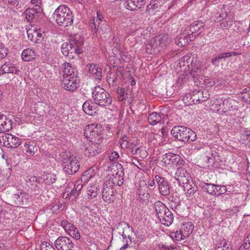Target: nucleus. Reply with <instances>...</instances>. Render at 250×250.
I'll return each instance as SVG.
<instances>
[{
	"label": "nucleus",
	"instance_id": "1",
	"mask_svg": "<svg viewBox=\"0 0 250 250\" xmlns=\"http://www.w3.org/2000/svg\"><path fill=\"white\" fill-rule=\"evenodd\" d=\"M53 16L60 26L67 27L73 23L74 14L71 10L65 5L59 6L55 10Z\"/></svg>",
	"mask_w": 250,
	"mask_h": 250
},
{
	"label": "nucleus",
	"instance_id": "2",
	"mask_svg": "<svg viewBox=\"0 0 250 250\" xmlns=\"http://www.w3.org/2000/svg\"><path fill=\"white\" fill-rule=\"evenodd\" d=\"M63 170L68 174H74L78 171L80 163L77 157L69 151H64L60 155Z\"/></svg>",
	"mask_w": 250,
	"mask_h": 250
},
{
	"label": "nucleus",
	"instance_id": "3",
	"mask_svg": "<svg viewBox=\"0 0 250 250\" xmlns=\"http://www.w3.org/2000/svg\"><path fill=\"white\" fill-rule=\"evenodd\" d=\"M94 104L101 107H108L111 105L112 99L110 94L100 86H96L92 91Z\"/></svg>",
	"mask_w": 250,
	"mask_h": 250
},
{
	"label": "nucleus",
	"instance_id": "4",
	"mask_svg": "<svg viewBox=\"0 0 250 250\" xmlns=\"http://www.w3.org/2000/svg\"><path fill=\"white\" fill-rule=\"evenodd\" d=\"M172 135L180 141L191 142L196 139V134L191 129L181 125L174 126L171 131Z\"/></svg>",
	"mask_w": 250,
	"mask_h": 250
},
{
	"label": "nucleus",
	"instance_id": "5",
	"mask_svg": "<svg viewBox=\"0 0 250 250\" xmlns=\"http://www.w3.org/2000/svg\"><path fill=\"white\" fill-rule=\"evenodd\" d=\"M89 26L94 33L97 34L104 33L107 31V24L104 20V17L99 11L97 12V16L93 17L90 21Z\"/></svg>",
	"mask_w": 250,
	"mask_h": 250
},
{
	"label": "nucleus",
	"instance_id": "6",
	"mask_svg": "<svg viewBox=\"0 0 250 250\" xmlns=\"http://www.w3.org/2000/svg\"><path fill=\"white\" fill-rule=\"evenodd\" d=\"M194 226L191 222H188L183 223L179 230L171 234L172 238H175L176 241L184 240L188 237L192 233Z\"/></svg>",
	"mask_w": 250,
	"mask_h": 250
},
{
	"label": "nucleus",
	"instance_id": "7",
	"mask_svg": "<svg viewBox=\"0 0 250 250\" xmlns=\"http://www.w3.org/2000/svg\"><path fill=\"white\" fill-rule=\"evenodd\" d=\"M186 166L179 167L177 168L175 173V178L177 181L179 186H183L188 184L191 179L190 173Z\"/></svg>",
	"mask_w": 250,
	"mask_h": 250
},
{
	"label": "nucleus",
	"instance_id": "8",
	"mask_svg": "<svg viewBox=\"0 0 250 250\" xmlns=\"http://www.w3.org/2000/svg\"><path fill=\"white\" fill-rule=\"evenodd\" d=\"M54 245L58 250H74V244L68 237L60 236L55 241Z\"/></svg>",
	"mask_w": 250,
	"mask_h": 250
},
{
	"label": "nucleus",
	"instance_id": "9",
	"mask_svg": "<svg viewBox=\"0 0 250 250\" xmlns=\"http://www.w3.org/2000/svg\"><path fill=\"white\" fill-rule=\"evenodd\" d=\"M84 135L87 139L96 141L101 135L100 126L97 123L88 125L84 129Z\"/></svg>",
	"mask_w": 250,
	"mask_h": 250
},
{
	"label": "nucleus",
	"instance_id": "10",
	"mask_svg": "<svg viewBox=\"0 0 250 250\" xmlns=\"http://www.w3.org/2000/svg\"><path fill=\"white\" fill-rule=\"evenodd\" d=\"M158 185L160 193L163 196H167L170 193V186L168 181L159 175L155 177Z\"/></svg>",
	"mask_w": 250,
	"mask_h": 250
},
{
	"label": "nucleus",
	"instance_id": "11",
	"mask_svg": "<svg viewBox=\"0 0 250 250\" xmlns=\"http://www.w3.org/2000/svg\"><path fill=\"white\" fill-rule=\"evenodd\" d=\"M205 24L202 21H193L186 29L191 35L194 36V39L195 37L203 32Z\"/></svg>",
	"mask_w": 250,
	"mask_h": 250
},
{
	"label": "nucleus",
	"instance_id": "12",
	"mask_svg": "<svg viewBox=\"0 0 250 250\" xmlns=\"http://www.w3.org/2000/svg\"><path fill=\"white\" fill-rule=\"evenodd\" d=\"M2 139L4 145L8 147L16 148L21 143V139L11 134L3 136Z\"/></svg>",
	"mask_w": 250,
	"mask_h": 250
},
{
	"label": "nucleus",
	"instance_id": "13",
	"mask_svg": "<svg viewBox=\"0 0 250 250\" xmlns=\"http://www.w3.org/2000/svg\"><path fill=\"white\" fill-rule=\"evenodd\" d=\"M86 67L88 69V72L90 77L98 81L102 79V69L99 64L96 63L87 64Z\"/></svg>",
	"mask_w": 250,
	"mask_h": 250
},
{
	"label": "nucleus",
	"instance_id": "14",
	"mask_svg": "<svg viewBox=\"0 0 250 250\" xmlns=\"http://www.w3.org/2000/svg\"><path fill=\"white\" fill-rule=\"evenodd\" d=\"M181 160V157L172 153H167L162 157V162L165 166L175 165L180 163Z\"/></svg>",
	"mask_w": 250,
	"mask_h": 250
},
{
	"label": "nucleus",
	"instance_id": "15",
	"mask_svg": "<svg viewBox=\"0 0 250 250\" xmlns=\"http://www.w3.org/2000/svg\"><path fill=\"white\" fill-rule=\"evenodd\" d=\"M194 40V36L190 35L187 29H185L181 34L177 36L175 43L179 46L182 47L187 45L189 42Z\"/></svg>",
	"mask_w": 250,
	"mask_h": 250
},
{
	"label": "nucleus",
	"instance_id": "16",
	"mask_svg": "<svg viewBox=\"0 0 250 250\" xmlns=\"http://www.w3.org/2000/svg\"><path fill=\"white\" fill-rule=\"evenodd\" d=\"M12 199L17 205H22L30 199V195L22 190L18 191L12 195Z\"/></svg>",
	"mask_w": 250,
	"mask_h": 250
},
{
	"label": "nucleus",
	"instance_id": "17",
	"mask_svg": "<svg viewBox=\"0 0 250 250\" xmlns=\"http://www.w3.org/2000/svg\"><path fill=\"white\" fill-rule=\"evenodd\" d=\"M209 97V94L208 91L198 90L193 92L191 99L194 104H199L206 101Z\"/></svg>",
	"mask_w": 250,
	"mask_h": 250
},
{
	"label": "nucleus",
	"instance_id": "18",
	"mask_svg": "<svg viewBox=\"0 0 250 250\" xmlns=\"http://www.w3.org/2000/svg\"><path fill=\"white\" fill-rule=\"evenodd\" d=\"M146 4L145 0H126L125 7L130 11H135L144 7Z\"/></svg>",
	"mask_w": 250,
	"mask_h": 250
},
{
	"label": "nucleus",
	"instance_id": "19",
	"mask_svg": "<svg viewBox=\"0 0 250 250\" xmlns=\"http://www.w3.org/2000/svg\"><path fill=\"white\" fill-rule=\"evenodd\" d=\"M20 70L16 67L15 64L10 62H5L0 68V75L6 73H12L19 74Z\"/></svg>",
	"mask_w": 250,
	"mask_h": 250
},
{
	"label": "nucleus",
	"instance_id": "20",
	"mask_svg": "<svg viewBox=\"0 0 250 250\" xmlns=\"http://www.w3.org/2000/svg\"><path fill=\"white\" fill-rule=\"evenodd\" d=\"M68 79L67 77L63 78L62 85L63 88L68 91H73L76 89L78 85L77 78Z\"/></svg>",
	"mask_w": 250,
	"mask_h": 250
},
{
	"label": "nucleus",
	"instance_id": "21",
	"mask_svg": "<svg viewBox=\"0 0 250 250\" xmlns=\"http://www.w3.org/2000/svg\"><path fill=\"white\" fill-rule=\"evenodd\" d=\"M12 128V123L11 120L0 112V130L8 131Z\"/></svg>",
	"mask_w": 250,
	"mask_h": 250
},
{
	"label": "nucleus",
	"instance_id": "22",
	"mask_svg": "<svg viewBox=\"0 0 250 250\" xmlns=\"http://www.w3.org/2000/svg\"><path fill=\"white\" fill-rule=\"evenodd\" d=\"M114 190L113 188H109L107 187H104L102 192V198L104 201L111 203L114 201Z\"/></svg>",
	"mask_w": 250,
	"mask_h": 250
},
{
	"label": "nucleus",
	"instance_id": "23",
	"mask_svg": "<svg viewBox=\"0 0 250 250\" xmlns=\"http://www.w3.org/2000/svg\"><path fill=\"white\" fill-rule=\"evenodd\" d=\"M238 54L236 52H228L218 54L216 57L211 60V63L214 66L218 65L219 62L227 58L230 57L232 56H236Z\"/></svg>",
	"mask_w": 250,
	"mask_h": 250
},
{
	"label": "nucleus",
	"instance_id": "24",
	"mask_svg": "<svg viewBox=\"0 0 250 250\" xmlns=\"http://www.w3.org/2000/svg\"><path fill=\"white\" fill-rule=\"evenodd\" d=\"M202 70L201 64L199 62L191 70L190 69L187 72L190 78H192L195 82L197 79H199L202 77L201 75Z\"/></svg>",
	"mask_w": 250,
	"mask_h": 250
},
{
	"label": "nucleus",
	"instance_id": "25",
	"mask_svg": "<svg viewBox=\"0 0 250 250\" xmlns=\"http://www.w3.org/2000/svg\"><path fill=\"white\" fill-rule=\"evenodd\" d=\"M41 13L42 12H38L35 8L29 7L25 10L23 14L25 15V18L28 21L32 22L36 19L38 14Z\"/></svg>",
	"mask_w": 250,
	"mask_h": 250
},
{
	"label": "nucleus",
	"instance_id": "26",
	"mask_svg": "<svg viewBox=\"0 0 250 250\" xmlns=\"http://www.w3.org/2000/svg\"><path fill=\"white\" fill-rule=\"evenodd\" d=\"M192 62V60L188 55H186L180 59L179 64L180 67L182 68L181 71L182 72L189 70V66L190 64H191Z\"/></svg>",
	"mask_w": 250,
	"mask_h": 250
},
{
	"label": "nucleus",
	"instance_id": "27",
	"mask_svg": "<svg viewBox=\"0 0 250 250\" xmlns=\"http://www.w3.org/2000/svg\"><path fill=\"white\" fill-rule=\"evenodd\" d=\"M63 79L66 77L68 79L77 78L75 77V69L69 63L64 64V68L63 71Z\"/></svg>",
	"mask_w": 250,
	"mask_h": 250
},
{
	"label": "nucleus",
	"instance_id": "28",
	"mask_svg": "<svg viewBox=\"0 0 250 250\" xmlns=\"http://www.w3.org/2000/svg\"><path fill=\"white\" fill-rule=\"evenodd\" d=\"M194 84L198 86H204V85L212 86L213 85H215L216 83L214 79H213L212 81L211 80H210L209 78L207 77H203L202 76L199 79H197L196 80H195Z\"/></svg>",
	"mask_w": 250,
	"mask_h": 250
},
{
	"label": "nucleus",
	"instance_id": "29",
	"mask_svg": "<svg viewBox=\"0 0 250 250\" xmlns=\"http://www.w3.org/2000/svg\"><path fill=\"white\" fill-rule=\"evenodd\" d=\"M83 111L89 115H93L96 113V109L94 104L90 101L85 102L83 105Z\"/></svg>",
	"mask_w": 250,
	"mask_h": 250
},
{
	"label": "nucleus",
	"instance_id": "30",
	"mask_svg": "<svg viewBox=\"0 0 250 250\" xmlns=\"http://www.w3.org/2000/svg\"><path fill=\"white\" fill-rule=\"evenodd\" d=\"M234 102V101L230 98L222 100V106L223 112L226 113L232 109H235L236 108L232 104Z\"/></svg>",
	"mask_w": 250,
	"mask_h": 250
},
{
	"label": "nucleus",
	"instance_id": "31",
	"mask_svg": "<svg viewBox=\"0 0 250 250\" xmlns=\"http://www.w3.org/2000/svg\"><path fill=\"white\" fill-rule=\"evenodd\" d=\"M173 220L174 216L173 213L167 208V209L165 211V218L163 217L161 218V222L162 224L166 226H169L173 223Z\"/></svg>",
	"mask_w": 250,
	"mask_h": 250
},
{
	"label": "nucleus",
	"instance_id": "32",
	"mask_svg": "<svg viewBox=\"0 0 250 250\" xmlns=\"http://www.w3.org/2000/svg\"><path fill=\"white\" fill-rule=\"evenodd\" d=\"M197 190L198 188L195 185L192 186L187 184L186 186L184 187V191L188 200H191L192 198Z\"/></svg>",
	"mask_w": 250,
	"mask_h": 250
},
{
	"label": "nucleus",
	"instance_id": "33",
	"mask_svg": "<svg viewBox=\"0 0 250 250\" xmlns=\"http://www.w3.org/2000/svg\"><path fill=\"white\" fill-rule=\"evenodd\" d=\"M21 57L24 61H32L35 57V51L30 48L24 49L21 53Z\"/></svg>",
	"mask_w": 250,
	"mask_h": 250
},
{
	"label": "nucleus",
	"instance_id": "34",
	"mask_svg": "<svg viewBox=\"0 0 250 250\" xmlns=\"http://www.w3.org/2000/svg\"><path fill=\"white\" fill-rule=\"evenodd\" d=\"M112 180L116 186H121L124 183V173L122 170L117 172L111 176Z\"/></svg>",
	"mask_w": 250,
	"mask_h": 250
},
{
	"label": "nucleus",
	"instance_id": "35",
	"mask_svg": "<svg viewBox=\"0 0 250 250\" xmlns=\"http://www.w3.org/2000/svg\"><path fill=\"white\" fill-rule=\"evenodd\" d=\"M215 250H232L229 242L226 239L220 240L217 243Z\"/></svg>",
	"mask_w": 250,
	"mask_h": 250
},
{
	"label": "nucleus",
	"instance_id": "36",
	"mask_svg": "<svg viewBox=\"0 0 250 250\" xmlns=\"http://www.w3.org/2000/svg\"><path fill=\"white\" fill-rule=\"evenodd\" d=\"M96 145H89L86 147L84 150V154L87 157H93L100 153V150L96 149Z\"/></svg>",
	"mask_w": 250,
	"mask_h": 250
},
{
	"label": "nucleus",
	"instance_id": "37",
	"mask_svg": "<svg viewBox=\"0 0 250 250\" xmlns=\"http://www.w3.org/2000/svg\"><path fill=\"white\" fill-rule=\"evenodd\" d=\"M216 185L203 183L201 184V187L204 191L207 192L209 194L215 195L216 192L215 189Z\"/></svg>",
	"mask_w": 250,
	"mask_h": 250
},
{
	"label": "nucleus",
	"instance_id": "38",
	"mask_svg": "<svg viewBox=\"0 0 250 250\" xmlns=\"http://www.w3.org/2000/svg\"><path fill=\"white\" fill-rule=\"evenodd\" d=\"M157 217L161 215L165 210L167 209V206L160 201H157L154 204Z\"/></svg>",
	"mask_w": 250,
	"mask_h": 250
},
{
	"label": "nucleus",
	"instance_id": "39",
	"mask_svg": "<svg viewBox=\"0 0 250 250\" xmlns=\"http://www.w3.org/2000/svg\"><path fill=\"white\" fill-rule=\"evenodd\" d=\"M147 120L150 125H154L161 121V117L157 112H153L149 115Z\"/></svg>",
	"mask_w": 250,
	"mask_h": 250
},
{
	"label": "nucleus",
	"instance_id": "40",
	"mask_svg": "<svg viewBox=\"0 0 250 250\" xmlns=\"http://www.w3.org/2000/svg\"><path fill=\"white\" fill-rule=\"evenodd\" d=\"M165 3V2L162 0H151L147 6L146 10L149 12L151 9H157Z\"/></svg>",
	"mask_w": 250,
	"mask_h": 250
},
{
	"label": "nucleus",
	"instance_id": "41",
	"mask_svg": "<svg viewBox=\"0 0 250 250\" xmlns=\"http://www.w3.org/2000/svg\"><path fill=\"white\" fill-rule=\"evenodd\" d=\"M70 45L77 46L80 49L83 44V40L80 35H74L69 40Z\"/></svg>",
	"mask_w": 250,
	"mask_h": 250
},
{
	"label": "nucleus",
	"instance_id": "42",
	"mask_svg": "<svg viewBox=\"0 0 250 250\" xmlns=\"http://www.w3.org/2000/svg\"><path fill=\"white\" fill-rule=\"evenodd\" d=\"M131 152L133 155H138L142 158H145L147 156V152L143 147H138L134 149L133 147L131 149Z\"/></svg>",
	"mask_w": 250,
	"mask_h": 250
},
{
	"label": "nucleus",
	"instance_id": "43",
	"mask_svg": "<svg viewBox=\"0 0 250 250\" xmlns=\"http://www.w3.org/2000/svg\"><path fill=\"white\" fill-rule=\"evenodd\" d=\"M121 147L123 149L129 148L130 150L134 147V144L127 141V137L124 135L120 140Z\"/></svg>",
	"mask_w": 250,
	"mask_h": 250
},
{
	"label": "nucleus",
	"instance_id": "44",
	"mask_svg": "<svg viewBox=\"0 0 250 250\" xmlns=\"http://www.w3.org/2000/svg\"><path fill=\"white\" fill-rule=\"evenodd\" d=\"M24 147L25 151L30 156H33L37 150L33 143L30 142H26L24 145Z\"/></svg>",
	"mask_w": 250,
	"mask_h": 250
},
{
	"label": "nucleus",
	"instance_id": "45",
	"mask_svg": "<svg viewBox=\"0 0 250 250\" xmlns=\"http://www.w3.org/2000/svg\"><path fill=\"white\" fill-rule=\"evenodd\" d=\"M189 78H190V77L187 71H183V73H181L179 75V78L175 83L176 86H181Z\"/></svg>",
	"mask_w": 250,
	"mask_h": 250
},
{
	"label": "nucleus",
	"instance_id": "46",
	"mask_svg": "<svg viewBox=\"0 0 250 250\" xmlns=\"http://www.w3.org/2000/svg\"><path fill=\"white\" fill-rule=\"evenodd\" d=\"M222 99L216 98L210 105V109L214 112H218L222 109Z\"/></svg>",
	"mask_w": 250,
	"mask_h": 250
},
{
	"label": "nucleus",
	"instance_id": "47",
	"mask_svg": "<svg viewBox=\"0 0 250 250\" xmlns=\"http://www.w3.org/2000/svg\"><path fill=\"white\" fill-rule=\"evenodd\" d=\"M114 54L115 56H116V61L118 62L116 63L115 66H117L119 64L118 62H120L121 60H122L125 62H127L129 60V58L126 54V53L125 52L119 51L118 53L117 52L116 54L114 53Z\"/></svg>",
	"mask_w": 250,
	"mask_h": 250
},
{
	"label": "nucleus",
	"instance_id": "48",
	"mask_svg": "<svg viewBox=\"0 0 250 250\" xmlns=\"http://www.w3.org/2000/svg\"><path fill=\"white\" fill-rule=\"evenodd\" d=\"M226 16L227 14L224 8L220 7L215 14L214 21L219 22L222 21Z\"/></svg>",
	"mask_w": 250,
	"mask_h": 250
},
{
	"label": "nucleus",
	"instance_id": "49",
	"mask_svg": "<svg viewBox=\"0 0 250 250\" xmlns=\"http://www.w3.org/2000/svg\"><path fill=\"white\" fill-rule=\"evenodd\" d=\"M240 97L243 101L250 104V87L246 88L243 90Z\"/></svg>",
	"mask_w": 250,
	"mask_h": 250
},
{
	"label": "nucleus",
	"instance_id": "50",
	"mask_svg": "<svg viewBox=\"0 0 250 250\" xmlns=\"http://www.w3.org/2000/svg\"><path fill=\"white\" fill-rule=\"evenodd\" d=\"M97 196V188L95 186H90L88 188L87 190V197L89 199H92Z\"/></svg>",
	"mask_w": 250,
	"mask_h": 250
},
{
	"label": "nucleus",
	"instance_id": "51",
	"mask_svg": "<svg viewBox=\"0 0 250 250\" xmlns=\"http://www.w3.org/2000/svg\"><path fill=\"white\" fill-rule=\"evenodd\" d=\"M117 94L118 100L120 102L125 100L126 97V90L124 88L117 87L116 90Z\"/></svg>",
	"mask_w": 250,
	"mask_h": 250
},
{
	"label": "nucleus",
	"instance_id": "52",
	"mask_svg": "<svg viewBox=\"0 0 250 250\" xmlns=\"http://www.w3.org/2000/svg\"><path fill=\"white\" fill-rule=\"evenodd\" d=\"M43 176L44 181L47 185H50L51 184L55 183L56 180L55 175H54L53 174L48 173L45 175H44Z\"/></svg>",
	"mask_w": 250,
	"mask_h": 250
},
{
	"label": "nucleus",
	"instance_id": "53",
	"mask_svg": "<svg viewBox=\"0 0 250 250\" xmlns=\"http://www.w3.org/2000/svg\"><path fill=\"white\" fill-rule=\"evenodd\" d=\"M27 36L29 40L36 42L38 40V31L35 30L29 29L27 31Z\"/></svg>",
	"mask_w": 250,
	"mask_h": 250
},
{
	"label": "nucleus",
	"instance_id": "54",
	"mask_svg": "<svg viewBox=\"0 0 250 250\" xmlns=\"http://www.w3.org/2000/svg\"><path fill=\"white\" fill-rule=\"evenodd\" d=\"M69 57L70 58H73L75 57V55L79 54L80 53V49L77 46H75L74 45H69Z\"/></svg>",
	"mask_w": 250,
	"mask_h": 250
},
{
	"label": "nucleus",
	"instance_id": "55",
	"mask_svg": "<svg viewBox=\"0 0 250 250\" xmlns=\"http://www.w3.org/2000/svg\"><path fill=\"white\" fill-rule=\"evenodd\" d=\"M31 4L33 5L32 8L36 9L38 12H42V0H31Z\"/></svg>",
	"mask_w": 250,
	"mask_h": 250
},
{
	"label": "nucleus",
	"instance_id": "56",
	"mask_svg": "<svg viewBox=\"0 0 250 250\" xmlns=\"http://www.w3.org/2000/svg\"><path fill=\"white\" fill-rule=\"evenodd\" d=\"M61 226L64 229L65 231L67 232L71 228H74V225L69 223L67 220H62L61 222Z\"/></svg>",
	"mask_w": 250,
	"mask_h": 250
},
{
	"label": "nucleus",
	"instance_id": "57",
	"mask_svg": "<svg viewBox=\"0 0 250 250\" xmlns=\"http://www.w3.org/2000/svg\"><path fill=\"white\" fill-rule=\"evenodd\" d=\"M69 42L62 43L61 46V50L63 55L66 57L69 55Z\"/></svg>",
	"mask_w": 250,
	"mask_h": 250
},
{
	"label": "nucleus",
	"instance_id": "58",
	"mask_svg": "<svg viewBox=\"0 0 250 250\" xmlns=\"http://www.w3.org/2000/svg\"><path fill=\"white\" fill-rule=\"evenodd\" d=\"M215 191L216 193L218 194H222L226 193L227 191V188L225 186H220L218 185H216L215 188Z\"/></svg>",
	"mask_w": 250,
	"mask_h": 250
},
{
	"label": "nucleus",
	"instance_id": "59",
	"mask_svg": "<svg viewBox=\"0 0 250 250\" xmlns=\"http://www.w3.org/2000/svg\"><path fill=\"white\" fill-rule=\"evenodd\" d=\"M41 250H55L54 247L49 243L44 242L41 245Z\"/></svg>",
	"mask_w": 250,
	"mask_h": 250
},
{
	"label": "nucleus",
	"instance_id": "60",
	"mask_svg": "<svg viewBox=\"0 0 250 250\" xmlns=\"http://www.w3.org/2000/svg\"><path fill=\"white\" fill-rule=\"evenodd\" d=\"M7 54V49L3 44L0 43V59L5 58Z\"/></svg>",
	"mask_w": 250,
	"mask_h": 250
},
{
	"label": "nucleus",
	"instance_id": "61",
	"mask_svg": "<svg viewBox=\"0 0 250 250\" xmlns=\"http://www.w3.org/2000/svg\"><path fill=\"white\" fill-rule=\"evenodd\" d=\"M68 186L66 187L65 191L67 193V195H70L72 191V189L75 188V184L73 183H69L67 185Z\"/></svg>",
	"mask_w": 250,
	"mask_h": 250
},
{
	"label": "nucleus",
	"instance_id": "62",
	"mask_svg": "<svg viewBox=\"0 0 250 250\" xmlns=\"http://www.w3.org/2000/svg\"><path fill=\"white\" fill-rule=\"evenodd\" d=\"M69 235L76 240L79 239L81 236L79 231L77 228L74 229L73 231H70V233H69Z\"/></svg>",
	"mask_w": 250,
	"mask_h": 250
},
{
	"label": "nucleus",
	"instance_id": "63",
	"mask_svg": "<svg viewBox=\"0 0 250 250\" xmlns=\"http://www.w3.org/2000/svg\"><path fill=\"white\" fill-rule=\"evenodd\" d=\"M242 138L246 143H250V130H246L242 134Z\"/></svg>",
	"mask_w": 250,
	"mask_h": 250
},
{
	"label": "nucleus",
	"instance_id": "64",
	"mask_svg": "<svg viewBox=\"0 0 250 250\" xmlns=\"http://www.w3.org/2000/svg\"><path fill=\"white\" fill-rule=\"evenodd\" d=\"M159 250H173L174 247L173 246H168L163 243H159L158 245Z\"/></svg>",
	"mask_w": 250,
	"mask_h": 250
}]
</instances>
